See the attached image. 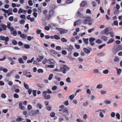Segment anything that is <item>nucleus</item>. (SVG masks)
I'll return each instance as SVG.
<instances>
[{
  "instance_id": "nucleus-52",
  "label": "nucleus",
  "mask_w": 122,
  "mask_h": 122,
  "mask_svg": "<svg viewBox=\"0 0 122 122\" xmlns=\"http://www.w3.org/2000/svg\"><path fill=\"white\" fill-rule=\"evenodd\" d=\"M25 22V20L23 19H21L19 21V23L20 24H22Z\"/></svg>"
},
{
  "instance_id": "nucleus-38",
  "label": "nucleus",
  "mask_w": 122,
  "mask_h": 122,
  "mask_svg": "<svg viewBox=\"0 0 122 122\" xmlns=\"http://www.w3.org/2000/svg\"><path fill=\"white\" fill-rule=\"evenodd\" d=\"M50 115L51 117H53L55 116V113L53 112H52L50 113Z\"/></svg>"
},
{
  "instance_id": "nucleus-56",
  "label": "nucleus",
  "mask_w": 122,
  "mask_h": 122,
  "mask_svg": "<svg viewBox=\"0 0 122 122\" xmlns=\"http://www.w3.org/2000/svg\"><path fill=\"white\" fill-rule=\"evenodd\" d=\"M16 121L17 122H20L21 121H22V118H17L16 119Z\"/></svg>"
},
{
  "instance_id": "nucleus-11",
  "label": "nucleus",
  "mask_w": 122,
  "mask_h": 122,
  "mask_svg": "<svg viewBox=\"0 0 122 122\" xmlns=\"http://www.w3.org/2000/svg\"><path fill=\"white\" fill-rule=\"evenodd\" d=\"M52 92L49 89H48L47 90V91H44L43 92V94H46L47 93L51 94Z\"/></svg>"
},
{
  "instance_id": "nucleus-15",
  "label": "nucleus",
  "mask_w": 122,
  "mask_h": 122,
  "mask_svg": "<svg viewBox=\"0 0 122 122\" xmlns=\"http://www.w3.org/2000/svg\"><path fill=\"white\" fill-rule=\"evenodd\" d=\"M24 75H25L26 76V77H28V75L29 74H30V72H28L26 71H24L23 72Z\"/></svg>"
},
{
  "instance_id": "nucleus-37",
  "label": "nucleus",
  "mask_w": 122,
  "mask_h": 122,
  "mask_svg": "<svg viewBox=\"0 0 122 122\" xmlns=\"http://www.w3.org/2000/svg\"><path fill=\"white\" fill-rule=\"evenodd\" d=\"M109 34H110L111 36L113 37L114 36V34L112 32H110L109 33H108V34H107V35H108Z\"/></svg>"
},
{
  "instance_id": "nucleus-46",
  "label": "nucleus",
  "mask_w": 122,
  "mask_h": 122,
  "mask_svg": "<svg viewBox=\"0 0 122 122\" xmlns=\"http://www.w3.org/2000/svg\"><path fill=\"white\" fill-rule=\"evenodd\" d=\"M61 53L63 54L66 55L67 54L66 51L65 50H63L61 51Z\"/></svg>"
},
{
  "instance_id": "nucleus-4",
  "label": "nucleus",
  "mask_w": 122,
  "mask_h": 122,
  "mask_svg": "<svg viewBox=\"0 0 122 122\" xmlns=\"http://www.w3.org/2000/svg\"><path fill=\"white\" fill-rule=\"evenodd\" d=\"M68 109L66 108H64L63 109V112L61 113L63 116H66L68 114Z\"/></svg>"
},
{
  "instance_id": "nucleus-60",
  "label": "nucleus",
  "mask_w": 122,
  "mask_h": 122,
  "mask_svg": "<svg viewBox=\"0 0 122 122\" xmlns=\"http://www.w3.org/2000/svg\"><path fill=\"white\" fill-rule=\"evenodd\" d=\"M91 11L90 9H88L87 10L86 12V13L91 14Z\"/></svg>"
},
{
  "instance_id": "nucleus-44",
  "label": "nucleus",
  "mask_w": 122,
  "mask_h": 122,
  "mask_svg": "<svg viewBox=\"0 0 122 122\" xmlns=\"http://www.w3.org/2000/svg\"><path fill=\"white\" fill-rule=\"evenodd\" d=\"M108 70L106 69L103 70V73L104 74H107L108 73Z\"/></svg>"
},
{
  "instance_id": "nucleus-28",
  "label": "nucleus",
  "mask_w": 122,
  "mask_h": 122,
  "mask_svg": "<svg viewBox=\"0 0 122 122\" xmlns=\"http://www.w3.org/2000/svg\"><path fill=\"white\" fill-rule=\"evenodd\" d=\"M34 38V37H31L30 36H28L27 37V39L28 41H30L31 39H33Z\"/></svg>"
},
{
  "instance_id": "nucleus-54",
  "label": "nucleus",
  "mask_w": 122,
  "mask_h": 122,
  "mask_svg": "<svg viewBox=\"0 0 122 122\" xmlns=\"http://www.w3.org/2000/svg\"><path fill=\"white\" fill-rule=\"evenodd\" d=\"M47 31L49 30L50 29V27L48 26H46L44 28Z\"/></svg>"
},
{
  "instance_id": "nucleus-57",
  "label": "nucleus",
  "mask_w": 122,
  "mask_h": 122,
  "mask_svg": "<svg viewBox=\"0 0 122 122\" xmlns=\"http://www.w3.org/2000/svg\"><path fill=\"white\" fill-rule=\"evenodd\" d=\"M38 12L39 14H40L41 12V7L38 8Z\"/></svg>"
},
{
  "instance_id": "nucleus-1",
  "label": "nucleus",
  "mask_w": 122,
  "mask_h": 122,
  "mask_svg": "<svg viewBox=\"0 0 122 122\" xmlns=\"http://www.w3.org/2000/svg\"><path fill=\"white\" fill-rule=\"evenodd\" d=\"M61 72H62L64 74H65L66 72L70 69V68L67 65H63L60 67Z\"/></svg>"
},
{
  "instance_id": "nucleus-2",
  "label": "nucleus",
  "mask_w": 122,
  "mask_h": 122,
  "mask_svg": "<svg viewBox=\"0 0 122 122\" xmlns=\"http://www.w3.org/2000/svg\"><path fill=\"white\" fill-rule=\"evenodd\" d=\"M54 14V12L50 10L48 14H47L45 16V18L46 20H49L51 18Z\"/></svg>"
},
{
  "instance_id": "nucleus-58",
  "label": "nucleus",
  "mask_w": 122,
  "mask_h": 122,
  "mask_svg": "<svg viewBox=\"0 0 122 122\" xmlns=\"http://www.w3.org/2000/svg\"><path fill=\"white\" fill-rule=\"evenodd\" d=\"M47 66L49 68H53L54 67V66L52 65H48Z\"/></svg>"
},
{
  "instance_id": "nucleus-63",
  "label": "nucleus",
  "mask_w": 122,
  "mask_h": 122,
  "mask_svg": "<svg viewBox=\"0 0 122 122\" xmlns=\"http://www.w3.org/2000/svg\"><path fill=\"white\" fill-rule=\"evenodd\" d=\"M47 60L46 59H45L42 61V63L43 64H45L46 63H47Z\"/></svg>"
},
{
  "instance_id": "nucleus-26",
  "label": "nucleus",
  "mask_w": 122,
  "mask_h": 122,
  "mask_svg": "<svg viewBox=\"0 0 122 122\" xmlns=\"http://www.w3.org/2000/svg\"><path fill=\"white\" fill-rule=\"evenodd\" d=\"M47 12L48 10L47 9L45 10H43V13L45 16V15H46V14H47Z\"/></svg>"
},
{
  "instance_id": "nucleus-20",
  "label": "nucleus",
  "mask_w": 122,
  "mask_h": 122,
  "mask_svg": "<svg viewBox=\"0 0 122 122\" xmlns=\"http://www.w3.org/2000/svg\"><path fill=\"white\" fill-rule=\"evenodd\" d=\"M86 4V2L85 1H83L81 2L80 4V5L82 7H83L85 6Z\"/></svg>"
},
{
  "instance_id": "nucleus-33",
  "label": "nucleus",
  "mask_w": 122,
  "mask_h": 122,
  "mask_svg": "<svg viewBox=\"0 0 122 122\" xmlns=\"http://www.w3.org/2000/svg\"><path fill=\"white\" fill-rule=\"evenodd\" d=\"M32 108V107L31 105H27V109L28 110L30 111Z\"/></svg>"
},
{
  "instance_id": "nucleus-5",
  "label": "nucleus",
  "mask_w": 122,
  "mask_h": 122,
  "mask_svg": "<svg viewBox=\"0 0 122 122\" xmlns=\"http://www.w3.org/2000/svg\"><path fill=\"white\" fill-rule=\"evenodd\" d=\"M0 40L2 41H5V42H7L9 41V38L8 36L5 37L4 36H0Z\"/></svg>"
},
{
  "instance_id": "nucleus-59",
  "label": "nucleus",
  "mask_w": 122,
  "mask_h": 122,
  "mask_svg": "<svg viewBox=\"0 0 122 122\" xmlns=\"http://www.w3.org/2000/svg\"><path fill=\"white\" fill-rule=\"evenodd\" d=\"M73 55L74 56L77 57L79 56V54L77 52H75L73 54Z\"/></svg>"
},
{
  "instance_id": "nucleus-6",
  "label": "nucleus",
  "mask_w": 122,
  "mask_h": 122,
  "mask_svg": "<svg viewBox=\"0 0 122 122\" xmlns=\"http://www.w3.org/2000/svg\"><path fill=\"white\" fill-rule=\"evenodd\" d=\"M56 7V6L54 4L51 5L50 7V10H51L54 12V13H55V11L54 10Z\"/></svg>"
},
{
  "instance_id": "nucleus-22",
  "label": "nucleus",
  "mask_w": 122,
  "mask_h": 122,
  "mask_svg": "<svg viewBox=\"0 0 122 122\" xmlns=\"http://www.w3.org/2000/svg\"><path fill=\"white\" fill-rule=\"evenodd\" d=\"M114 39L113 38H111L109 39L108 41L107 42V43L109 44L112 43L114 41Z\"/></svg>"
},
{
  "instance_id": "nucleus-42",
  "label": "nucleus",
  "mask_w": 122,
  "mask_h": 122,
  "mask_svg": "<svg viewBox=\"0 0 122 122\" xmlns=\"http://www.w3.org/2000/svg\"><path fill=\"white\" fill-rule=\"evenodd\" d=\"M28 3L29 5L30 6H32L33 5V3H32V1L31 0H29L28 1Z\"/></svg>"
},
{
  "instance_id": "nucleus-45",
  "label": "nucleus",
  "mask_w": 122,
  "mask_h": 122,
  "mask_svg": "<svg viewBox=\"0 0 122 122\" xmlns=\"http://www.w3.org/2000/svg\"><path fill=\"white\" fill-rule=\"evenodd\" d=\"M74 97V95H72L69 96V98L71 100H72Z\"/></svg>"
},
{
  "instance_id": "nucleus-19",
  "label": "nucleus",
  "mask_w": 122,
  "mask_h": 122,
  "mask_svg": "<svg viewBox=\"0 0 122 122\" xmlns=\"http://www.w3.org/2000/svg\"><path fill=\"white\" fill-rule=\"evenodd\" d=\"M18 61L19 62L20 64H24V62L23 61L22 59L21 58H20L18 59Z\"/></svg>"
},
{
  "instance_id": "nucleus-30",
  "label": "nucleus",
  "mask_w": 122,
  "mask_h": 122,
  "mask_svg": "<svg viewBox=\"0 0 122 122\" xmlns=\"http://www.w3.org/2000/svg\"><path fill=\"white\" fill-rule=\"evenodd\" d=\"M36 90H33L32 91L33 96L35 97H36Z\"/></svg>"
},
{
  "instance_id": "nucleus-17",
  "label": "nucleus",
  "mask_w": 122,
  "mask_h": 122,
  "mask_svg": "<svg viewBox=\"0 0 122 122\" xmlns=\"http://www.w3.org/2000/svg\"><path fill=\"white\" fill-rule=\"evenodd\" d=\"M24 86L25 88L26 89H29V85L27 84H26L25 82L23 83Z\"/></svg>"
},
{
  "instance_id": "nucleus-34",
  "label": "nucleus",
  "mask_w": 122,
  "mask_h": 122,
  "mask_svg": "<svg viewBox=\"0 0 122 122\" xmlns=\"http://www.w3.org/2000/svg\"><path fill=\"white\" fill-rule=\"evenodd\" d=\"M50 51L51 52L55 54H57L58 53L55 50H51Z\"/></svg>"
},
{
  "instance_id": "nucleus-7",
  "label": "nucleus",
  "mask_w": 122,
  "mask_h": 122,
  "mask_svg": "<svg viewBox=\"0 0 122 122\" xmlns=\"http://www.w3.org/2000/svg\"><path fill=\"white\" fill-rule=\"evenodd\" d=\"M73 48L72 46L71 45H70L68 47V48L66 49L68 51L69 53H71V52Z\"/></svg>"
},
{
  "instance_id": "nucleus-55",
  "label": "nucleus",
  "mask_w": 122,
  "mask_h": 122,
  "mask_svg": "<svg viewBox=\"0 0 122 122\" xmlns=\"http://www.w3.org/2000/svg\"><path fill=\"white\" fill-rule=\"evenodd\" d=\"M66 81L68 83H70L71 82L70 80V78L69 77H68L66 79Z\"/></svg>"
},
{
  "instance_id": "nucleus-10",
  "label": "nucleus",
  "mask_w": 122,
  "mask_h": 122,
  "mask_svg": "<svg viewBox=\"0 0 122 122\" xmlns=\"http://www.w3.org/2000/svg\"><path fill=\"white\" fill-rule=\"evenodd\" d=\"M109 27H107L106 28L105 30L102 31V33L103 34H106L107 35L108 34V32L109 31Z\"/></svg>"
},
{
  "instance_id": "nucleus-23",
  "label": "nucleus",
  "mask_w": 122,
  "mask_h": 122,
  "mask_svg": "<svg viewBox=\"0 0 122 122\" xmlns=\"http://www.w3.org/2000/svg\"><path fill=\"white\" fill-rule=\"evenodd\" d=\"M12 43L14 45H15L17 44V43L16 41L15 40H12Z\"/></svg>"
},
{
  "instance_id": "nucleus-50",
  "label": "nucleus",
  "mask_w": 122,
  "mask_h": 122,
  "mask_svg": "<svg viewBox=\"0 0 122 122\" xmlns=\"http://www.w3.org/2000/svg\"><path fill=\"white\" fill-rule=\"evenodd\" d=\"M105 44H104L101 45L100 46H99L98 47L99 49H102L103 47L105 46Z\"/></svg>"
},
{
  "instance_id": "nucleus-16",
  "label": "nucleus",
  "mask_w": 122,
  "mask_h": 122,
  "mask_svg": "<svg viewBox=\"0 0 122 122\" xmlns=\"http://www.w3.org/2000/svg\"><path fill=\"white\" fill-rule=\"evenodd\" d=\"M83 51L86 53H89L90 52V51L89 50L86 48H85L83 49Z\"/></svg>"
},
{
  "instance_id": "nucleus-24",
  "label": "nucleus",
  "mask_w": 122,
  "mask_h": 122,
  "mask_svg": "<svg viewBox=\"0 0 122 122\" xmlns=\"http://www.w3.org/2000/svg\"><path fill=\"white\" fill-rule=\"evenodd\" d=\"M95 40V38H93L90 37L89 39V41L90 42H93Z\"/></svg>"
},
{
  "instance_id": "nucleus-32",
  "label": "nucleus",
  "mask_w": 122,
  "mask_h": 122,
  "mask_svg": "<svg viewBox=\"0 0 122 122\" xmlns=\"http://www.w3.org/2000/svg\"><path fill=\"white\" fill-rule=\"evenodd\" d=\"M24 46L26 49H29L30 48V46L29 44H25Z\"/></svg>"
},
{
  "instance_id": "nucleus-14",
  "label": "nucleus",
  "mask_w": 122,
  "mask_h": 122,
  "mask_svg": "<svg viewBox=\"0 0 122 122\" xmlns=\"http://www.w3.org/2000/svg\"><path fill=\"white\" fill-rule=\"evenodd\" d=\"M83 42L85 43L87 45L88 44V39H85V38H83Z\"/></svg>"
},
{
  "instance_id": "nucleus-31",
  "label": "nucleus",
  "mask_w": 122,
  "mask_h": 122,
  "mask_svg": "<svg viewBox=\"0 0 122 122\" xmlns=\"http://www.w3.org/2000/svg\"><path fill=\"white\" fill-rule=\"evenodd\" d=\"M61 41L63 42H66L67 41V40L64 38H62L61 39Z\"/></svg>"
},
{
  "instance_id": "nucleus-13",
  "label": "nucleus",
  "mask_w": 122,
  "mask_h": 122,
  "mask_svg": "<svg viewBox=\"0 0 122 122\" xmlns=\"http://www.w3.org/2000/svg\"><path fill=\"white\" fill-rule=\"evenodd\" d=\"M20 36L22 38L24 39H25L27 37L26 34H22L20 35Z\"/></svg>"
},
{
  "instance_id": "nucleus-36",
  "label": "nucleus",
  "mask_w": 122,
  "mask_h": 122,
  "mask_svg": "<svg viewBox=\"0 0 122 122\" xmlns=\"http://www.w3.org/2000/svg\"><path fill=\"white\" fill-rule=\"evenodd\" d=\"M53 75L52 74H50L48 78V79L49 80H51L53 77Z\"/></svg>"
},
{
  "instance_id": "nucleus-25",
  "label": "nucleus",
  "mask_w": 122,
  "mask_h": 122,
  "mask_svg": "<svg viewBox=\"0 0 122 122\" xmlns=\"http://www.w3.org/2000/svg\"><path fill=\"white\" fill-rule=\"evenodd\" d=\"M54 39L56 40H58L60 39V37L57 35H54Z\"/></svg>"
},
{
  "instance_id": "nucleus-61",
  "label": "nucleus",
  "mask_w": 122,
  "mask_h": 122,
  "mask_svg": "<svg viewBox=\"0 0 122 122\" xmlns=\"http://www.w3.org/2000/svg\"><path fill=\"white\" fill-rule=\"evenodd\" d=\"M96 42L98 44H100L101 42L102 41L100 39H98L97 40Z\"/></svg>"
},
{
  "instance_id": "nucleus-41",
  "label": "nucleus",
  "mask_w": 122,
  "mask_h": 122,
  "mask_svg": "<svg viewBox=\"0 0 122 122\" xmlns=\"http://www.w3.org/2000/svg\"><path fill=\"white\" fill-rule=\"evenodd\" d=\"M117 118L118 119H119L120 118V115L119 113H117L116 115Z\"/></svg>"
},
{
  "instance_id": "nucleus-51",
  "label": "nucleus",
  "mask_w": 122,
  "mask_h": 122,
  "mask_svg": "<svg viewBox=\"0 0 122 122\" xmlns=\"http://www.w3.org/2000/svg\"><path fill=\"white\" fill-rule=\"evenodd\" d=\"M37 72L38 73H42L43 72V70L42 69H39L37 70Z\"/></svg>"
},
{
  "instance_id": "nucleus-12",
  "label": "nucleus",
  "mask_w": 122,
  "mask_h": 122,
  "mask_svg": "<svg viewBox=\"0 0 122 122\" xmlns=\"http://www.w3.org/2000/svg\"><path fill=\"white\" fill-rule=\"evenodd\" d=\"M0 26L2 27V30H6L7 26L3 24H1L0 25Z\"/></svg>"
},
{
  "instance_id": "nucleus-35",
  "label": "nucleus",
  "mask_w": 122,
  "mask_h": 122,
  "mask_svg": "<svg viewBox=\"0 0 122 122\" xmlns=\"http://www.w3.org/2000/svg\"><path fill=\"white\" fill-rule=\"evenodd\" d=\"M102 84H99L97 86V87L98 88H102Z\"/></svg>"
},
{
  "instance_id": "nucleus-3",
  "label": "nucleus",
  "mask_w": 122,
  "mask_h": 122,
  "mask_svg": "<svg viewBox=\"0 0 122 122\" xmlns=\"http://www.w3.org/2000/svg\"><path fill=\"white\" fill-rule=\"evenodd\" d=\"M56 29L60 32L61 34L66 33L67 32V30L65 29L63 30L61 28H56Z\"/></svg>"
},
{
  "instance_id": "nucleus-29",
  "label": "nucleus",
  "mask_w": 122,
  "mask_h": 122,
  "mask_svg": "<svg viewBox=\"0 0 122 122\" xmlns=\"http://www.w3.org/2000/svg\"><path fill=\"white\" fill-rule=\"evenodd\" d=\"M122 71V70L121 69H118L117 70V73L118 75H120Z\"/></svg>"
},
{
  "instance_id": "nucleus-47",
  "label": "nucleus",
  "mask_w": 122,
  "mask_h": 122,
  "mask_svg": "<svg viewBox=\"0 0 122 122\" xmlns=\"http://www.w3.org/2000/svg\"><path fill=\"white\" fill-rule=\"evenodd\" d=\"M1 97L3 98H5L6 97V96L4 93H2L1 96Z\"/></svg>"
},
{
  "instance_id": "nucleus-18",
  "label": "nucleus",
  "mask_w": 122,
  "mask_h": 122,
  "mask_svg": "<svg viewBox=\"0 0 122 122\" xmlns=\"http://www.w3.org/2000/svg\"><path fill=\"white\" fill-rule=\"evenodd\" d=\"M102 39L104 41H106L107 40V37L105 36H103L102 37Z\"/></svg>"
},
{
  "instance_id": "nucleus-27",
  "label": "nucleus",
  "mask_w": 122,
  "mask_h": 122,
  "mask_svg": "<svg viewBox=\"0 0 122 122\" xmlns=\"http://www.w3.org/2000/svg\"><path fill=\"white\" fill-rule=\"evenodd\" d=\"M34 59V57H33L31 60H28L27 61V62L28 63H32Z\"/></svg>"
},
{
  "instance_id": "nucleus-43",
  "label": "nucleus",
  "mask_w": 122,
  "mask_h": 122,
  "mask_svg": "<svg viewBox=\"0 0 122 122\" xmlns=\"http://www.w3.org/2000/svg\"><path fill=\"white\" fill-rule=\"evenodd\" d=\"M119 12V11L118 10H116L114 11V14H117Z\"/></svg>"
},
{
  "instance_id": "nucleus-9",
  "label": "nucleus",
  "mask_w": 122,
  "mask_h": 122,
  "mask_svg": "<svg viewBox=\"0 0 122 122\" xmlns=\"http://www.w3.org/2000/svg\"><path fill=\"white\" fill-rule=\"evenodd\" d=\"M47 63L49 64H54L55 61L53 59H50L47 60Z\"/></svg>"
},
{
  "instance_id": "nucleus-62",
  "label": "nucleus",
  "mask_w": 122,
  "mask_h": 122,
  "mask_svg": "<svg viewBox=\"0 0 122 122\" xmlns=\"http://www.w3.org/2000/svg\"><path fill=\"white\" fill-rule=\"evenodd\" d=\"M115 113L114 112H112L111 113V116L112 117H114L115 116Z\"/></svg>"
},
{
  "instance_id": "nucleus-53",
  "label": "nucleus",
  "mask_w": 122,
  "mask_h": 122,
  "mask_svg": "<svg viewBox=\"0 0 122 122\" xmlns=\"http://www.w3.org/2000/svg\"><path fill=\"white\" fill-rule=\"evenodd\" d=\"M94 30V28H92L91 29H89L88 31V32L89 33H91L92 31H93Z\"/></svg>"
},
{
  "instance_id": "nucleus-64",
  "label": "nucleus",
  "mask_w": 122,
  "mask_h": 122,
  "mask_svg": "<svg viewBox=\"0 0 122 122\" xmlns=\"http://www.w3.org/2000/svg\"><path fill=\"white\" fill-rule=\"evenodd\" d=\"M57 88V87L56 86H53L52 88V90H56Z\"/></svg>"
},
{
  "instance_id": "nucleus-8",
  "label": "nucleus",
  "mask_w": 122,
  "mask_h": 122,
  "mask_svg": "<svg viewBox=\"0 0 122 122\" xmlns=\"http://www.w3.org/2000/svg\"><path fill=\"white\" fill-rule=\"evenodd\" d=\"M42 96L46 100H48L50 99L51 97V96L49 95H46V94H43Z\"/></svg>"
},
{
  "instance_id": "nucleus-40",
  "label": "nucleus",
  "mask_w": 122,
  "mask_h": 122,
  "mask_svg": "<svg viewBox=\"0 0 122 122\" xmlns=\"http://www.w3.org/2000/svg\"><path fill=\"white\" fill-rule=\"evenodd\" d=\"M73 0H67L66 2L67 4H70L72 3Z\"/></svg>"
},
{
  "instance_id": "nucleus-39",
  "label": "nucleus",
  "mask_w": 122,
  "mask_h": 122,
  "mask_svg": "<svg viewBox=\"0 0 122 122\" xmlns=\"http://www.w3.org/2000/svg\"><path fill=\"white\" fill-rule=\"evenodd\" d=\"M119 60V58L117 56H115L114 59V61L115 62H117Z\"/></svg>"
},
{
  "instance_id": "nucleus-21",
  "label": "nucleus",
  "mask_w": 122,
  "mask_h": 122,
  "mask_svg": "<svg viewBox=\"0 0 122 122\" xmlns=\"http://www.w3.org/2000/svg\"><path fill=\"white\" fill-rule=\"evenodd\" d=\"M36 106L40 109H41L42 107V105L40 103H38L37 104Z\"/></svg>"
},
{
  "instance_id": "nucleus-48",
  "label": "nucleus",
  "mask_w": 122,
  "mask_h": 122,
  "mask_svg": "<svg viewBox=\"0 0 122 122\" xmlns=\"http://www.w3.org/2000/svg\"><path fill=\"white\" fill-rule=\"evenodd\" d=\"M13 96L14 98H18L19 97L18 95L16 93L14 94Z\"/></svg>"
},
{
  "instance_id": "nucleus-49",
  "label": "nucleus",
  "mask_w": 122,
  "mask_h": 122,
  "mask_svg": "<svg viewBox=\"0 0 122 122\" xmlns=\"http://www.w3.org/2000/svg\"><path fill=\"white\" fill-rule=\"evenodd\" d=\"M56 49L57 50L60 51L61 50V47L59 46H57L56 48Z\"/></svg>"
}]
</instances>
